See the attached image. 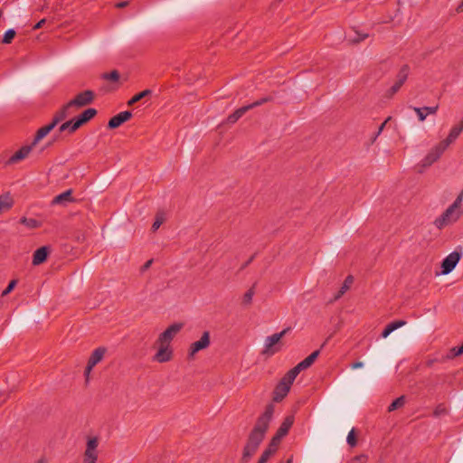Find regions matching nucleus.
<instances>
[{"label": "nucleus", "mask_w": 463, "mask_h": 463, "mask_svg": "<svg viewBox=\"0 0 463 463\" xmlns=\"http://www.w3.org/2000/svg\"><path fill=\"white\" fill-rule=\"evenodd\" d=\"M462 131H463V125L461 123H459L458 125L454 126L450 129V132H449V136L447 137V138L440 142L442 144H445L446 147L448 148V146L458 137V136L460 135V133Z\"/></svg>", "instance_id": "20"}, {"label": "nucleus", "mask_w": 463, "mask_h": 463, "mask_svg": "<svg viewBox=\"0 0 463 463\" xmlns=\"http://www.w3.org/2000/svg\"><path fill=\"white\" fill-rule=\"evenodd\" d=\"M105 353H106L105 347L96 348L92 352V354L88 361V363L90 364V368H93L97 364H99L102 360Z\"/></svg>", "instance_id": "21"}, {"label": "nucleus", "mask_w": 463, "mask_h": 463, "mask_svg": "<svg viewBox=\"0 0 463 463\" xmlns=\"http://www.w3.org/2000/svg\"><path fill=\"white\" fill-rule=\"evenodd\" d=\"M446 149V145L439 142L433 148H431L427 156L422 159L421 165L423 167L430 166L441 156Z\"/></svg>", "instance_id": "8"}, {"label": "nucleus", "mask_w": 463, "mask_h": 463, "mask_svg": "<svg viewBox=\"0 0 463 463\" xmlns=\"http://www.w3.org/2000/svg\"><path fill=\"white\" fill-rule=\"evenodd\" d=\"M295 379L293 376L288 377V372L286 373L273 391V401L275 402H281L288 395Z\"/></svg>", "instance_id": "4"}, {"label": "nucleus", "mask_w": 463, "mask_h": 463, "mask_svg": "<svg viewBox=\"0 0 463 463\" xmlns=\"http://www.w3.org/2000/svg\"><path fill=\"white\" fill-rule=\"evenodd\" d=\"M413 110L416 112L418 118L420 121H424L428 115L427 111L423 109V108H413Z\"/></svg>", "instance_id": "41"}, {"label": "nucleus", "mask_w": 463, "mask_h": 463, "mask_svg": "<svg viewBox=\"0 0 463 463\" xmlns=\"http://www.w3.org/2000/svg\"><path fill=\"white\" fill-rule=\"evenodd\" d=\"M99 446V439L97 437H93L88 439L86 449L84 452V463L91 462L96 463L98 459L97 448Z\"/></svg>", "instance_id": "10"}, {"label": "nucleus", "mask_w": 463, "mask_h": 463, "mask_svg": "<svg viewBox=\"0 0 463 463\" xmlns=\"http://www.w3.org/2000/svg\"><path fill=\"white\" fill-rule=\"evenodd\" d=\"M46 20L45 19H42L40 20L36 24L33 25V30H38L40 28L43 27V25L45 24Z\"/></svg>", "instance_id": "49"}, {"label": "nucleus", "mask_w": 463, "mask_h": 463, "mask_svg": "<svg viewBox=\"0 0 463 463\" xmlns=\"http://www.w3.org/2000/svg\"><path fill=\"white\" fill-rule=\"evenodd\" d=\"M355 459H357L361 462H365L367 459V457L365 455H360V456L355 457Z\"/></svg>", "instance_id": "54"}, {"label": "nucleus", "mask_w": 463, "mask_h": 463, "mask_svg": "<svg viewBox=\"0 0 463 463\" xmlns=\"http://www.w3.org/2000/svg\"><path fill=\"white\" fill-rule=\"evenodd\" d=\"M17 284V280L16 279H12L8 286L6 287V288L2 292V297H5L6 295H8L16 286Z\"/></svg>", "instance_id": "42"}, {"label": "nucleus", "mask_w": 463, "mask_h": 463, "mask_svg": "<svg viewBox=\"0 0 463 463\" xmlns=\"http://www.w3.org/2000/svg\"><path fill=\"white\" fill-rule=\"evenodd\" d=\"M255 294L254 286L249 288L243 295L242 304L245 306H250L252 302V298Z\"/></svg>", "instance_id": "32"}, {"label": "nucleus", "mask_w": 463, "mask_h": 463, "mask_svg": "<svg viewBox=\"0 0 463 463\" xmlns=\"http://www.w3.org/2000/svg\"><path fill=\"white\" fill-rule=\"evenodd\" d=\"M72 202H74V198L72 197V190L69 189V190L56 195L52 199V203L66 205L67 203H72Z\"/></svg>", "instance_id": "18"}, {"label": "nucleus", "mask_w": 463, "mask_h": 463, "mask_svg": "<svg viewBox=\"0 0 463 463\" xmlns=\"http://www.w3.org/2000/svg\"><path fill=\"white\" fill-rule=\"evenodd\" d=\"M409 72H410V67L407 64L403 65L400 69V71L396 76L395 82L386 92V96L388 98L392 97L394 94H396L399 91V90L402 88V86L407 80Z\"/></svg>", "instance_id": "6"}, {"label": "nucleus", "mask_w": 463, "mask_h": 463, "mask_svg": "<svg viewBox=\"0 0 463 463\" xmlns=\"http://www.w3.org/2000/svg\"><path fill=\"white\" fill-rule=\"evenodd\" d=\"M390 119H391V118L389 117V118H388L384 122H383V123L380 125V127H379V128H378V131H377V133H376V137H378V136L382 133V131L383 130V128H384V127H385L386 123H387Z\"/></svg>", "instance_id": "46"}, {"label": "nucleus", "mask_w": 463, "mask_h": 463, "mask_svg": "<svg viewBox=\"0 0 463 463\" xmlns=\"http://www.w3.org/2000/svg\"><path fill=\"white\" fill-rule=\"evenodd\" d=\"M153 260H147L143 266H142V271H145L147 269L150 268L151 264H152Z\"/></svg>", "instance_id": "51"}, {"label": "nucleus", "mask_w": 463, "mask_h": 463, "mask_svg": "<svg viewBox=\"0 0 463 463\" xmlns=\"http://www.w3.org/2000/svg\"><path fill=\"white\" fill-rule=\"evenodd\" d=\"M271 99H272L271 97H265V98H262V99H260L256 100L255 102H253L251 104L247 105L246 107H249V110H250V109H254L256 107L261 106L264 103L270 101Z\"/></svg>", "instance_id": "38"}, {"label": "nucleus", "mask_w": 463, "mask_h": 463, "mask_svg": "<svg viewBox=\"0 0 463 463\" xmlns=\"http://www.w3.org/2000/svg\"><path fill=\"white\" fill-rule=\"evenodd\" d=\"M274 413V406L268 404L264 412L257 419V421L251 430L247 443L243 449L241 460L247 462L255 454L259 446L265 438Z\"/></svg>", "instance_id": "1"}, {"label": "nucleus", "mask_w": 463, "mask_h": 463, "mask_svg": "<svg viewBox=\"0 0 463 463\" xmlns=\"http://www.w3.org/2000/svg\"><path fill=\"white\" fill-rule=\"evenodd\" d=\"M36 463H43V461H42V460H39V461H37Z\"/></svg>", "instance_id": "58"}, {"label": "nucleus", "mask_w": 463, "mask_h": 463, "mask_svg": "<svg viewBox=\"0 0 463 463\" xmlns=\"http://www.w3.org/2000/svg\"><path fill=\"white\" fill-rule=\"evenodd\" d=\"M353 283H354V277L352 275H348L345 278V279L342 287L338 290V292L335 295L333 299H331L329 302H333V301L339 299L350 288V287L352 286Z\"/></svg>", "instance_id": "23"}, {"label": "nucleus", "mask_w": 463, "mask_h": 463, "mask_svg": "<svg viewBox=\"0 0 463 463\" xmlns=\"http://www.w3.org/2000/svg\"><path fill=\"white\" fill-rule=\"evenodd\" d=\"M152 91L150 90H145L137 94H136L135 96H133L128 102V106H132L133 104H135L136 102L141 100L142 99H144L145 97H147L149 95H151Z\"/></svg>", "instance_id": "27"}, {"label": "nucleus", "mask_w": 463, "mask_h": 463, "mask_svg": "<svg viewBox=\"0 0 463 463\" xmlns=\"http://www.w3.org/2000/svg\"><path fill=\"white\" fill-rule=\"evenodd\" d=\"M255 256H256V254H253L248 260H246V262L242 265L241 269H243L246 267H248L252 262V260H254Z\"/></svg>", "instance_id": "50"}, {"label": "nucleus", "mask_w": 463, "mask_h": 463, "mask_svg": "<svg viewBox=\"0 0 463 463\" xmlns=\"http://www.w3.org/2000/svg\"><path fill=\"white\" fill-rule=\"evenodd\" d=\"M92 370V368H90V364L88 363L86 368H85V372H84V374L85 376L88 378L89 377V374L90 373V371Z\"/></svg>", "instance_id": "55"}, {"label": "nucleus", "mask_w": 463, "mask_h": 463, "mask_svg": "<svg viewBox=\"0 0 463 463\" xmlns=\"http://www.w3.org/2000/svg\"><path fill=\"white\" fill-rule=\"evenodd\" d=\"M248 111H249V107H245V106L236 109L232 114H231L227 118V119H226L227 123L234 124Z\"/></svg>", "instance_id": "24"}, {"label": "nucleus", "mask_w": 463, "mask_h": 463, "mask_svg": "<svg viewBox=\"0 0 463 463\" xmlns=\"http://www.w3.org/2000/svg\"><path fill=\"white\" fill-rule=\"evenodd\" d=\"M392 331L386 326L385 328L383 330L381 336L383 338H386Z\"/></svg>", "instance_id": "47"}, {"label": "nucleus", "mask_w": 463, "mask_h": 463, "mask_svg": "<svg viewBox=\"0 0 463 463\" xmlns=\"http://www.w3.org/2000/svg\"><path fill=\"white\" fill-rule=\"evenodd\" d=\"M357 34H358V37L354 40V43H360L368 37L367 33H364V34L357 33Z\"/></svg>", "instance_id": "48"}, {"label": "nucleus", "mask_w": 463, "mask_h": 463, "mask_svg": "<svg viewBox=\"0 0 463 463\" xmlns=\"http://www.w3.org/2000/svg\"><path fill=\"white\" fill-rule=\"evenodd\" d=\"M293 462V456H291L287 461L286 463H292Z\"/></svg>", "instance_id": "57"}, {"label": "nucleus", "mask_w": 463, "mask_h": 463, "mask_svg": "<svg viewBox=\"0 0 463 463\" xmlns=\"http://www.w3.org/2000/svg\"><path fill=\"white\" fill-rule=\"evenodd\" d=\"M74 124H75V120L74 118L71 119V120H68L64 123H62L60 128H59V131L60 132H64L66 130H68V132L70 134H72L74 133L77 129H79V128H76L74 127Z\"/></svg>", "instance_id": "26"}, {"label": "nucleus", "mask_w": 463, "mask_h": 463, "mask_svg": "<svg viewBox=\"0 0 463 463\" xmlns=\"http://www.w3.org/2000/svg\"><path fill=\"white\" fill-rule=\"evenodd\" d=\"M452 351L454 352V355L463 354V344L458 347L453 348Z\"/></svg>", "instance_id": "45"}, {"label": "nucleus", "mask_w": 463, "mask_h": 463, "mask_svg": "<svg viewBox=\"0 0 463 463\" xmlns=\"http://www.w3.org/2000/svg\"><path fill=\"white\" fill-rule=\"evenodd\" d=\"M128 5V1H123V2H119L116 5V7L118 8H124L126 6Z\"/></svg>", "instance_id": "53"}, {"label": "nucleus", "mask_w": 463, "mask_h": 463, "mask_svg": "<svg viewBox=\"0 0 463 463\" xmlns=\"http://www.w3.org/2000/svg\"><path fill=\"white\" fill-rule=\"evenodd\" d=\"M61 109L64 111L65 116L68 118L71 114H73L76 110V109L73 107V105H71V101L63 105Z\"/></svg>", "instance_id": "39"}, {"label": "nucleus", "mask_w": 463, "mask_h": 463, "mask_svg": "<svg viewBox=\"0 0 463 463\" xmlns=\"http://www.w3.org/2000/svg\"><path fill=\"white\" fill-rule=\"evenodd\" d=\"M405 404V397L403 395L395 399L388 407V411H393L399 408H402Z\"/></svg>", "instance_id": "31"}, {"label": "nucleus", "mask_w": 463, "mask_h": 463, "mask_svg": "<svg viewBox=\"0 0 463 463\" xmlns=\"http://www.w3.org/2000/svg\"><path fill=\"white\" fill-rule=\"evenodd\" d=\"M346 441H347L348 445L352 448L356 446L357 439H356L355 431L354 429L351 430L350 432L348 433Z\"/></svg>", "instance_id": "37"}, {"label": "nucleus", "mask_w": 463, "mask_h": 463, "mask_svg": "<svg viewBox=\"0 0 463 463\" xmlns=\"http://www.w3.org/2000/svg\"><path fill=\"white\" fill-rule=\"evenodd\" d=\"M463 201V191L458 195L454 203L435 220L434 223L439 229L455 222L462 213L461 203Z\"/></svg>", "instance_id": "2"}, {"label": "nucleus", "mask_w": 463, "mask_h": 463, "mask_svg": "<svg viewBox=\"0 0 463 463\" xmlns=\"http://www.w3.org/2000/svg\"><path fill=\"white\" fill-rule=\"evenodd\" d=\"M165 221V216L164 212H157L156 214L155 222L152 224V232H156L159 229V227L163 224V222Z\"/></svg>", "instance_id": "29"}, {"label": "nucleus", "mask_w": 463, "mask_h": 463, "mask_svg": "<svg viewBox=\"0 0 463 463\" xmlns=\"http://www.w3.org/2000/svg\"><path fill=\"white\" fill-rule=\"evenodd\" d=\"M97 115V110L93 108H89L85 109L81 114L74 118L75 124L74 127L80 128L84 124L88 123Z\"/></svg>", "instance_id": "15"}, {"label": "nucleus", "mask_w": 463, "mask_h": 463, "mask_svg": "<svg viewBox=\"0 0 463 463\" xmlns=\"http://www.w3.org/2000/svg\"><path fill=\"white\" fill-rule=\"evenodd\" d=\"M49 253L50 248L48 246H43L37 249L33 255V265L38 266L46 261Z\"/></svg>", "instance_id": "17"}, {"label": "nucleus", "mask_w": 463, "mask_h": 463, "mask_svg": "<svg viewBox=\"0 0 463 463\" xmlns=\"http://www.w3.org/2000/svg\"><path fill=\"white\" fill-rule=\"evenodd\" d=\"M20 222L29 229H36L41 225L40 222L33 218L22 217Z\"/></svg>", "instance_id": "28"}, {"label": "nucleus", "mask_w": 463, "mask_h": 463, "mask_svg": "<svg viewBox=\"0 0 463 463\" xmlns=\"http://www.w3.org/2000/svg\"><path fill=\"white\" fill-rule=\"evenodd\" d=\"M281 439H282L281 438H279V437L278 438L277 435H274V437L270 440L268 448L264 451H269L270 452V456L275 454V452L278 449V446L280 443Z\"/></svg>", "instance_id": "30"}, {"label": "nucleus", "mask_w": 463, "mask_h": 463, "mask_svg": "<svg viewBox=\"0 0 463 463\" xmlns=\"http://www.w3.org/2000/svg\"><path fill=\"white\" fill-rule=\"evenodd\" d=\"M317 358L318 349L313 351L307 357L290 369L288 371V377L293 376L296 378L300 372L309 368Z\"/></svg>", "instance_id": "7"}, {"label": "nucleus", "mask_w": 463, "mask_h": 463, "mask_svg": "<svg viewBox=\"0 0 463 463\" xmlns=\"http://www.w3.org/2000/svg\"><path fill=\"white\" fill-rule=\"evenodd\" d=\"M183 326H184V324H182V323H175V324L169 326L164 332H162L159 335L156 344L170 345L172 340L181 331Z\"/></svg>", "instance_id": "5"}, {"label": "nucleus", "mask_w": 463, "mask_h": 463, "mask_svg": "<svg viewBox=\"0 0 463 463\" xmlns=\"http://www.w3.org/2000/svg\"><path fill=\"white\" fill-rule=\"evenodd\" d=\"M270 457L269 451H263L257 463H267Z\"/></svg>", "instance_id": "43"}, {"label": "nucleus", "mask_w": 463, "mask_h": 463, "mask_svg": "<svg viewBox=\"0 0 463 463\" xmlns=\"http://www.w3.org/2000/svg\"><path fill=\"white\" fill-rule=\"evenodd\" d=\"M438 106L435 107H423V109L427 111L428 114H435L438 110Z\"/></svg>", "instance_id": "44"}, {"label": "nucleus", "mask_w": 463, "mask_h": 463, "mask_svg": "<svg viewBox=\"0 0 463 463\" xmlns=\"http://www.w3.org/2000/svg\"><path fill=\"white\" fill-rule=\"evenodd\" d=\"M447 413H448V410L443 403L439 404L433 411V415L435 417H440V416L446 415Z\"/></svg>", "instance_id": "36"}, {"label": "nucleus", "mask_w": 463, "mask_h": 463, "mask_svg": "<svg viewBox=\"0 0 463 463\" xmlns=\"http://www.w3.org/2000/svg\"><path fill=\"white\" fill-rule=\"evenodd\" d=\"M67 117L65 116L64 111L59 109L53 116L52 122L53 125L57 126L60 122L63 121Z\"/></svg>", "instance_id": "35"}, {"label": "nucleus", "mask_w": 463, "mask_h": 463, "mask_svg": "<svg viewBox=\"0 0 463 463\" xmlns=\"http://www.w3.org/2000/svg\"><path fill=\"white\" fill-rule=\"evenodd\" d=\"M456 10H457V12H458V13H462V12H463V0H462V2L458 5V7H457V9H456Z\"/></svg>", "instance_id": "56"}, {"label": "nucleus", "mask_w": 463, "mask_h": 463, "mask_svg": "<svg viewBox=\"0 0 463 463\" xmlns=\"http://www.w3.org/2000/svg\"><path fill=\"white\" fill-rule=\"evenodd\" d=\"M33 146V143L29 146H22L8 159V164H15L26 158Z\"/></svg>", "instance_id": "16"}, {"label": "nucleus", "mask_w": 463, "mask_h": 463, "mask_svg": "<svg viewBox=\"0 0 463 463\" xmlns=\"http://www.w3.org/2000/svg\"><path fill=\"white\" fill-rule=\"evenodd\" d=\"M364 366V364L362 362H355L352 364L351 367L352 369H358Z\"/></svg>", "instance_id": "52"}, {"label": "nucleus", "mask_w": 463, "mask_h": 463, "mask_svg": "<svg viewBox=\"0 0 463 463\" xmlns=\"http://www.w3.org/2000/svg\"><path fill=\"white\" fill-rule=\"evenodd\" d=\"M13 205V199L9 194L0 195V213L9 210Z\"/></svg>", "instance_id": "25"}, {"label": "nucleus", "mask_w": 463, "mask_h": 463, "mask_svg": "<svg viewBox=\"0 0 463 463\" xmlns=\"http://www.w3.org/2000/svg\"><path fill=\"white\" fill-rule=\"evenodd\" d=\"M132 117V113L128 110L122 111L116 116L112 117L108 122V128L114 129L121 126L126 121L129 120Z\"/></svg>", "instance_id": "14"}, {"label": "nucleus", "mask_w": 463, "mask_h": 463, "mask_svg": "<svg viewBox=\"0 0 463 463\" xmlns=\"http://www.w3.org/2000/svg\"><path fill=\"white\" fill-rule=\"evenodd\" d=\"M406 324L404 320H395L387 325V326L393 332L394 330L403 326Z\"/></svg>", "instance_id": "40"}, {"label": "nucleus", "mask_w": 463, "mask_h": 463, "mask_svg": "<svg viewBox=\"0 0 463 463\" xmlns=\"http://www.w3.org/2000/svg\"><path fill=\"white\" fill-rule=\"evenodd\" d=\"M101 78L110 81H118L119 80V73L118 71L114 70L110 72H106L101 75Z\"/></svg>", "instance_id": "34"}, {"label": "nucleus", "mask_w": 463, "mask_h": 463, "mask_svg": "<svg viewBox=\"0 0 463 463\" xmlns=\"http://www.w3.org/2000/svg\"><path fill=\"white\" fill-rule=\"evenodd\" d=\"M460 258L461 253L457 250L449 253L441 263L442 274L446 275L450 273L458 263Z\"/></svg>", "instance_id": "12"}, {"label": "nucleus", "mask_w": 463, "mask_h": 463, "mask_svg": "<svg viewBox=\"0 0 463 463\" xmlns=\"http://www.w3.org/2000/svg\"><path fill=\"white\" fill-rule=\"evenodd\" d=\"M15 34H16V33L14 29L7 30L4 34V37L2 39V43H4V44L11 43L12 41L14 40Z\"/></svg>", "instance_id": "33"}, {"label": "nucleus", "mask_w": 463, "mask_h": 463, "mask_svg": "<svg viewBox=\"0 0 463 463\" xmlns=\"http://www.w3.org/2000/svg\"><path fill=\"white\" fill-rule=\"evenodd\" d=\"M158 350L154 355V360L158 363H166L173 358V350L170 345H158Z\"/></svg>", "instance_id": "13"}, {"label": "nucleus", "mask_w": 463, "mask_h": 463, "mask_svg": "<svg viewBox=\"0 0 463 463\" xmlns=\"http://www.w3.org/2000/svg\"><path fill=\"white\" fill-rule=\"evenodd\" d=\"M211 344L209 331H204L200 340L195 341L190 345L188 350V358L193 359L196 353L201 350L206 349Z\"/></svg>", "instance_id": "9"}, {"label": "nucleus", "mask_w": 463, "mask_h": 463, "mask_svg": "<svg viewBox=\"0 0 463 463\" xmlns=\"http://www.w3.org/2000/svg\"><path fill=\"white\" fill-rule=\"evenodd\" d=\"M56 126L53 125L52 122L49 123L46 126L42 127L36 132L34 139L33 141V146H35L40 140H42L44 137H46Z\"/></svg>", "instance_id": "22"}, {"label": "nucleus", "mask_w": 463, "mask_h": 463, "mask_svg": "<svg viewBox=\"0 0 463 463\" xmlns=\"http://www.w3.org/2000/svg\"><path fill=\"white\" fill-rule=\"evenodd\" d=\"M291 330L290 327L284 328L279 333H275L265 338L264 346L261 354L266 357H270L280 352L283 346L281 339Z\"/></svg>", "instance_id": "3"}, {"label": "nucleus", "mask_w": 463, "mask_h": 463, "mask_svg": "<svg viewBox=\"0 0 463 463\" xmlns=\"http://www.w3.org/2000/svg\"><path fill=\"white\" fill-rule=\"evenodd\" d=\"M94 99V92L92 90H84L75 96L71 101V105L78 109L80 108L90 105L93 102Z\"/></svg>", "instance_id": "11"}, {"label": "nucleus", "mask_w": 463, "mask_h": 463, "mask_svg": "<svg viewBox=\"0 0 463 463\" xmlns=\"http://www.w3.org/2000/svg\"><path fill=\"white\" fill-rule=\"evenodd\" d=\"M294 423V417L293 416H287L282 423L280 424L279 428L278 429L275 435L278 436V438L283 439L288 433L290 428L292 427Z\"/></svg>", "instance_id": "19"}]
</instances>
